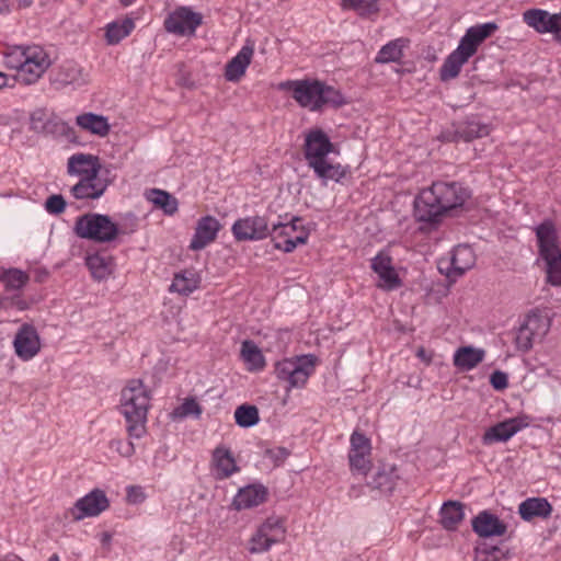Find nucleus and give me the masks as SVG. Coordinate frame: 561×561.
I'll return each mask as SVG.
<instances>
[{
    "label": "nucleus",
    "instance_id": "nucleus-15",
    "mask_svg": "<svg viewBox=\"0 0 561 561\" xmlns=\"http://www.w3.org/2000/svg\"><path fill=\"white\" fill-rule=\"evenodd\" d=\"M231 230L237 241L262 240L270 234L268 222L262 216L238 219Z\"/></svg>",
    "mask_w": 561,
    "mask_h": 561
},
{
    "label": "nucleus",
    "instance_id": "nucleus-9",
    "mask_svg": "<svg viewBox=\"0 0 561 561\" xmlns=\"http://www.w3.org/2000/svg\"><path fill=\"white\" fill-rule=\"evenodd\" d=\"M49 65L50 60L45 50L41 46L33 45L28 50V60L23 64L14 78L22 84H33L42 77Z\"/></svg>",
    "mask_w": 561,
    "mask_h": 561
},
{
    "label": "nucleus",
    "instance_id": "nucleus-41",
    "mask_svg": "<svg viewBox=\"0 0 561 561\" xmlns=\"http://www.w3.org/2000/svg\"><path fill=\"white\" fill-rule=\"evenodd\" d=\"M198 287V278L192 271H183L175 274L173 282L170 286L171 291H176L181 295H188Z\"/></svg>",
    "mask_w": 561,
    "mask_h": 561
},
{
    "label": "nucleus",
    "instance_id": "nucleus-64",
    "mask_svg": "<svg viewBox=\"0 0 561 561\" xmlns=\"http://www.w3.org/2000/svg\"><path fill=\"white\" fill-rule=\"evenodd\" d=\"M47 561H59V557L58 554L54 553L53 556L49 557Z\"/></svg>",
    "mask_w": 561,
    "mask_h": 561
},
{
    "label": "nucleus",
    "instance_id": "nucleus-33",
    "mask_svg": "<svg viewBox=\"0 0 561 561\" xmlns=\"http://www.w3.org/2000/svg\"><path fill=\"white\" fill-rule=\"evenodd\" d=\"M213 465L216 468V478L226 479L237 472L239 468L232 453L222 446H218L213 453Z\"/></svg>",
    "mask_w": 561,
    "mask_h": 561
},
{
    "label": "nucleus",
    "instance_id": "nucleus-34",
    "mask_svg": "<svg viewBox=\"0 0 561 561\" xmlns=\"http://www.w3.org/2000/svg\"><path fill=\"white\" fill-rule=\"evenodd\" d=\"M465 506L458 501H447L439 511L440 525L446 530H456L465 518Z\"/></svg>",
    "mask_w": 561,
    "mask_h": 561
},
{
    "label": "nucleus",
    "instance_id": "nucleus-53",
    "mask_svg": "<svg viewBox=\"0 0 561 561\" xmlns=\"http://www.w3.org/2000/svg\"><path fill=\"white\" fill-rule=\"evenodd\" d=\"M110 447L123 457H130L135 453V447L131 442L114 439L110 443Z\"/></svg>",
    "mask_w": 561,
    "mask_h": 561
},
{
    "label": "nucleus",
    "instance_id": "nucleus-40",
    "mask_svg": "<svg viewBox=\"0 0 561 561\" xmlns=\"http://www.w3.org/2000/svg\"><path fill=\"white\" fill-rule=\"evenodd\" d=\"M148 199L158 208H161L165 215H174L178 211V199L170 193L152 188L148 194Z\"/></svg>",
    "mask_w": 561,
    "mask_h": 561
},
{
    "label": "nucleus",
    "instance_id": "nucleus-24",
    "mask_svg": "<svg viewBox=\"0 0 561 561\" xmlns=\"http://www.w3.org/2000/svg\"><path fill=\"white\" fill-rule=\"evenodd\" d=\"M101 164L96 156L88 153H75L67 162V172L71 176L89 178L100 174Z\"/></svg>",
    "mask_w": 561,
    "mask_h": 561
},
{
    "label": "nucleus",
    "instance_id": "nucleus-1",
    "mask_svg": "<svg viewBox=\"0 0 561 561\" xmlns=\"http://www.w3.org/2000/svg\"><path fill=\"white\" fill-rule=\"evenodd\" d=\"M470 195V191L458 182H435L415 198V219L437 224L445 214L463 206Z\"/></svg>",
    "mask_w": 561,
    "mask_h": 561
},
{
    "label": "nucleus",
    "instance_id": "nucleus-54",
    "mask_svg": "<svg viewBox=\"0 0 561 561\" xmlns=\"http://www.w3.org/2000/svg\"><path fill=\"white\" fill-rule=\"evenodd\" d=\"M490 383L496 390H503L508 385L507 375L503 371L496 370L490 377Z\"/></svg>",
    "mask_w": 561,
    "mask_h": 561
},
{
    "label": "nucleus",
    "instance_id": "nucleus-18",
    "mask_svg": "<svg viewBox=\"0 0 561 561\" xmlns=\"http://www.w3.org/2000/svg\"><path fill=\"white\" fill-rule=\"evenodd\" d=\"M528 426L526 416H517L504 420L497 424L489 427L483 436V445H492L499 442H507L517 432Z\"/></svg>",
    "mask_w": 561,
    "mask_h": 561
},
{
    "label": "nucleus",
    "instance_id": "nucleus-42",
    "mask_svg": "<svg viewBox=\"0 0 561 561\" xmlns=\"http://www.w3.org/2000/svg\"><path fill=\"white\" fill-rule=\"evenodd\" d=\"M405 45V39L398 38L394 39L385 46L381 47L379 50L376 62L378 64H387V62H394L401 59L402 57V48Z\"/></svg>",
    "mask_w": 561,
    "mask_h": 561
},
{
    "label": "nucleus",
    "instance_id": "nucleus-20",
    "mask_svg": "<svg viewBox=\"0 0 561 561\" xmlns=\"http://www.w3.org/2000/svg\"><path fill=\"white\" fill-rule=\"evenodd\" d=\"M89 82V75L73 62H66L60 66L51 76V83L56 89H62L68 85L79 88Z\"/></svg>",
    "mask_w": 561,
    "mask_h": 561
},
{
    "label": "nucleus",
    "instance_id": "nucleus-14",
    "mask_svg": "<svg viewBox=\"0 0 561 561\" xmlns=\"http://www.w3.org/2000/svg\"><path fill=\"white\" fill-rule=\"evenodd\" d=\"M370 440L364 434L355 431L351 435V449L348 460L351 470L359 474H366L370 468Z\"/></svg>",
    "mask_w": 561,
    "mask_h": 561
},
{
    "label": "nucleus",
    "instance_id": "nucleus-50",
    "mask_svg": "<svg viewBox=\"0 0 561 561\" xmlns=\"http://www.w3.org/2000/svg\"><path fill=\"white\" fill-rule=\"evenodd\" d=\"M202 414V407L194 398H187L184 402L175 408L172 412L173 417L184 419L187 416L199 417Z\"/></svg>",
    "mask_w": 561,
    "mask_h": 561
},
{
    "label": "nucleus",
    "instance_id": "nucleus-7",
    "mask_svg": "<svg viewBox=\"0 0 561 561\" xmlns=\"http://www.w3.org/2000/svg\"><path fill=\"white\" fill-rule=\"evenodd\" d=\"M300 219L293 218L290 222L273 224L270 234L274 241V247L284 252H291L298 244L306 243L308 233L300 229Z\"/></svg>",
    "mask_w": 561,
    "mask_h": 561
},
{
    "label": "nucleus",
    "instance_id": "nucleus-12",
    "mask_svg": "<svg viewBox=\"0 0 561 561\" xmlns=\"http://www.w3.org/2000/svg\"><path fill=\"white\" fill-rule=\"evenodd\" d=\"M525 23L539 33H551L561 44V12L549 13L541 9H530L524 12Z\"/></svg>",
    "mask_w": 561,
    "mask_h": 561
},
{
    "label": "nucleus",
    "instance_id": "nucleus-25",
    "mask_svg": "<svg viewBox=\"0 0 561 561\" xmlns=\"http://www.w3.org/2000/svg\"><path fill=\"white\" fill-rule=\"evenodd\" d=\"M538 252L540 257L561 252L558 244V232L552 220H543L536 228Z\"/></svg>",
    "mask_w": 561,
    "mask_h": 561
},
{
    "label": "nucleus",
    "instance_id": "nucleus-29",
    "mask_svg": "<svg viewBox=\"0 0 561 561\" xmlns=\"http://www.w3.org/2000/svg\"><path fill=\"white\" fill-rule=\"evenodd\" d=\"M398 478L396 467L383 463L376 469L368 480L367 485L373 490L389 494L394 490Z\"/></svg>",
    "mask_w": 561,
    "mask_h": 561
},
{
    "label": "nucleus",
    "instance_id": "nucleus-6",
    "mask_svg": "<svg viewBox=\"0 0 561 561\" xmlns=\"http://www.w3.org/2000/svg\"><path fill=\"white\" fill-rule=\"evenodd\" d=\"M279 90L291 91L293 99L301 106L310 111L320 110L319 95L321 93V81L319 80H287L280 82Z\"/></svg>",
    "mask_w": 561,
    "mask_h": 561
},
{
    "label": "nucleus",
    "instance_id": "nucleus-61",
    "mask_svg": "<svg viewBox=\"0 0 561 561\" xmlns=\"http://www.w3.org/2000/svg\"><path fill=\"white\" fill-rule=\"evenodd\" d=\"M111 541V535L108 533H103L102 534V542L105 545V543H108Z\"/></svg>",
    "mask_w": 561,
    "mask_h": 561
},
{
    "label": "nucleus",
    "instance_id": "nucleus-5",
    "mask_svg": "<svg viewBox=\"0 0 561 561\" xmlns=\"http://www.w3.org/2000/svg\"><path fill=\"white\" fill-rule=\"evenodd\" d=\"M317 358L313 355H305L295 359H284L275 366L276 377L289 385L290 388L305 386L313 374Z\"/></svg>",
    "mask_w": 561,
    "mask_h": 561
},
{
    "label": "nucleus",
    "instance_id": "nucleus-62",
    "mask_svg": "<svg viewBox=\"0 0 561 561\" xmlns=\"http://www.w3.org/2000/svg\"><path fill=\"white\" fill-rule=\"evenodd\" d=\"M7 85V78L0 72V89Z\"/></svg>",
    "mask_w": 561,
    "mask_h": 561
},
{
    "label": "nucleus",
    "instance_id": "nucleus-32",
    "mask_svg": "<svg viewBox=\"0 0 561 561\" xmlns=\"http://www.w3.org/2000/svg\"><path fill=\"white\" fill-rule=\"evenodd\" d=\"M485 352L473 346L459 347L454 354V365L461 371L477 367L484 359Z\"/></svg>",
    "mask_w": 561,
    "mask_h": 561
},
{
    "label": "nucleus",
    "instance_id": "nucleus-63",
    "mask_svg": "<svg viewBox=\"0 0 561 561\" xmlns=\"http://www.w3.org/2000/svg\"><path fill=\"white\" fill-rule=\"evenodd\" d=\"M135 0H119V2L124 5V7H128Z\"/></svg>",
    "mask_w": 561,
    "mask_h": 561
},
{
    "label": "nucleus",
    "instance_id": "nucleus-58",
    "mask_svg": "<svg viewBox=\"0 0 561 561\" xmlns=\"http://www.w3.org/2000/svg\"><path fill=\"white\" fill-rule=\"evenodd\" d=\"M55 126H56L57 130H59L60 133H66L67 130H70V127L62 122L56 123Z\"/></svg>",
    "mask_w": 561,
    "mask_h": 561
},
{
    "label": "nucleus",
    "instance_id": "nucleus-16",
    "mask_svg": "<svg viewBox=\"0 0 561 561\" xmlns=\"http://www.w3.org/2000/svg\"><path fill=\"white\" fill-rule=\"evenodd\" d=\"M108 506L110 502L104 491L94 489L76 502L71 513L76 520H80L84 517L98 516Z\"/></svg>",
    "mask_w": 561,
    "mask_h": 561
},
{
    "label": "nucleus",
    "instance_id": "nucleus-51",
    "mask_svg": "<svg viewBox=\"0 0 561 561\" xmlns=\"http://www.w3.org/2000/svg\"><path fill=\"white\" fill-rule=\"evenodd\" d=\"M3 280L9 289H21L28 282V275L13 268L4 274Z\"/></svg>",
    "mask_w": 561,
    "mask_h": 561
},
{
    "label": "nucleus",
    "instance_id": "nucleus-19",
    "mask_svg": "<svg viewBox=\"0 0 561 561\" xmlns=\"http://www.w3.org/2000/svg\"><path fill=\"white\" fill-rule=\"evenodd\" d=\"M221 229L220 222L213 216H204L197 220L195 232L190 243V249L199 251L205 249L217 238Z\"/></svg>",
    "mask_w": 561,
    "mask_h": 561
},
{
    "label": "nucleus",
    "instance_id": "nucleus-49",
    "mask_svg": "<svg viewBox=\"0 0 561 561\" xmlns=\"http://www.w3.org/2000/svg\"><path fill=\"white\" fill-rule=\"evenodd\" d=\"M318 100L320 101V110L324 105L337 107L345 103L344 98L339 90L327 85L323 82H321V93Z\"/></svg>",
    "mask_w": 561,
    "mask_h": 561
},
{
    "label": "nucleus",
    "instance_id": "nucleus-39",
    "mask_svg": "<svg viewBox=\"0 0 561 561\" xmlns=\"http://www.w3.org/2000/svg\"><path fill=\"white\" fill-rule=\"evenodd\" d=\"M134 22L130 19H125L122 22L114 21L106 25L105 39L108 45H116L123 38L128 36L134 28Z\"/></svg>",
    "mask_w": 561,
    "mask_h": 561
},
{
    "label": "nucleus",
    "instance_id": "nucleus-35",
    "mask_svg": "<svg viewBox=\"0 0 561 561\" xmlns=\"http://www.w3.org/2000/svg\"><path fill=\"white\" fill-rule=\"evenodd\" d=\"M489 133V125L481 123L477 117H469L456 127L457 137L465 141L485 137Z\"/></svg>",
    "mask_w": 561,
    "mask_h": 561
},
{
    "label": "nucleus",
    "instance_id": "nucleus-52",
    "mask_svg": "<svg viewBox=\"0 0 561 561\" xmlns=\"http://www.w3.org/2000/svg\"><path fill=\"white\" fill-rule=\"evenodd\" d=\"M66 201L61 195L55 194L46 199L45 208L49 214L58 215L65 210Z\"/></svg>",
    "mask_w": 561,
    "mask_h": 561
},
{
    "label": "nucleus",
    "instance_id": "nucleus-59",
    "mask_svg": "<svg viewBox=\"0 0 561 561\" xmlns=\"http://www.w3.org/2000/svg\"><path fill=\"white\" fill-rule=\"evenodd\" d=\"M9 8L8 0H0V12H8Z\"/></svg>",
    "mask_w": 561,
    "mask_h": 561
},
{
    "label": "nucleus",
    "instance_id": "nucleus-57",
    "mask_svg": "<svg viewBox=\"0 0 561 561\" xmlns=\"http://www.w3.org/2000/svg\"><path fill=\"white\" fill-rule=\"evenodd\" d=\"M416 356L420 357L421 359L425 360V362H430L431 358L426 356V352L423 347H420L416 352Z\"/></svg>",
    "mask_w": 561,
    "mask_h": 561
},
{
    "label": "nucleus",
    "instance_id": "nucleus-38",
    "mask_svg": "<svg viewBox=\"0 0 561 561\" xmlns=\"http://www.w3.org/2000/svg\"><path fill=\"white\" fill-rule=\"evenodd\" d=\"M241 357L249 370H261L265 366V359L261 350L252 341H244L241 345Z\"/></svg>",
    "mask_w": 561,
    "mask_h": 561
},
{
    "label": "nucleus",
    "instance_id": "nucleus-27",
    "mask_svg": "<svg viewBox=\"0 0 561 561\" xmlns=\"http://www.w3.org/2000/svg\"><path fill=\"white\" fill-rule=\"evenodd\" d=\"M496 30L497 25L494 22L471 26L461 37L459 46L461 49H465L473 56L477 53L479 45L490 37Z\"/></svg>",
    "mask_w": 561,
    "mask_h": 561
},
{
    "label": "nucleus",
    "instance_id": "nucleus-47",
    "mask_svg": "<svg viewBox=\"0 0 561 561\" xmlns=\"http://www.w3.org/2000/svg\"><path fill=\"white\" fill-rule=\"evenodd\" d=\"M546 263L547 282L561 286V251L542 257Z\"/></svg>",
    "mask_w": 561,
    "mask_h": 561
},
{
    "label": "nucleus",
    "instance_id": "nucleus-56",
    "mask_svg": "<svg viewBox=\"0 0 561 561\" xmlns=\"http://www.w3.org/2000/svg\"><path fill=\"white\" fill-rule=\"evenodd\" d=\"M127 499L131 503L141 502L144 500V493L138 486H129L127 490Z\"/></svg>",
    "mask_w": 561,
    "mask_h": 561
},
{
    "label": "nucleus",
    "instance_id": "nucleus-26",
    "mask_svg": "<svg viewBox=\"0 0 561 561\" xmlns=\"http://www.w3.org/2000/svg\"><path fill=\"white\" fill-rule=\"evenodd\" d=\"M254 55V46L249 42L239 50V53L227 62L225 67V78L229 82H238L244 76L247 68L251 64Z\"/></svg>",
    "mask_w": 561,
    "mask_h": 561
},
{
    "label": "nucleus",
    "instance_id": "nucleus-4",
    "mask_svg": "<svg viewBox=\"0 0 561 561\" xmlns=\"http://www.w3.org/2000/svg\"><path fill=\"white\" fill-rule=\"evenodd\" d=\"M550 318L539 310L530 311L516 331L515 345L522 353L529 352L550 330Z\"/></svg>",
    "mask_w": 561,
    "mask_h": 561
},
{
    "label": "nucleus",
    "instance_id": "nucleus-11",
    "mask_svg": "<svg viewBox=\"0 0 561 561\" xmlns=\"http://www.w3.org/2000/svg\"><path fill=\"white\" fill-rule=\"evenodd\" d=\"M334 150V145L321 129H312L306 135L304 152L308 165L312 168L317 163L327 160L328 153Z\"/></svg>",
    "mask_w": 561,
    "mask_h": 561
},
{
    "label": "nucleus",
    "instance_id": "nucleus-43",
    "mask_svg": "<svg viewBox=\"0 0 561 561\" xmlns=\"http://www.w3.org/2000/svg\"><path fill=\"white\" fill-rule=\"evenodd\" d=\"M342 7L354 10L360 18H371L379 12L378 0H342Z\"/></svg>",
    "mask_w": 561,
    "mask_h": 561
},
{
    "label": "nucleus",
    "instance_id": "nucleus-55",
    "mask_svg": "<svg viewBox=\"0 0 561 561\" xmlns=\"http://www.w3.org/2000/svg\"><path fill=\"white\" fill-rule=\"evenodd\" d=\"M289 455V451L284 447H277L273 449H266L265 456L272 459L275 465L283 462Z\"/></svg>",
    "mask_w": 561,
    "mask_h": 561
},
{
    "label": "nucleus",
    "instance_id": "nucleus-30",
    "mask_svg": "<svg viewBox=\"0 0 561 561\" xmlns=\"http://www.w3.org/2000/svg\"><path fill=\"white\" fill-rule=\"evenodd\" d=\"M552 513V506L545 497H529L518 506V514L525 522L534 518H548Z\"/></svg>",
    "mask_w": 561,
    "mask_h": 561
},
{
    "label": "nucleus",
    "instance_id": "nucleus-36",
    "mask_svg": "<svg viewBox=\"0 0 561 561\" xmlns=\"http://www.w3.org/2000/svg\"><path fill=\"white\" fill-rule=\"evenodd\" d=\"M85 264L90 270L92 277L96 280L107 278L113 270V259L106 254H90L85 259Z\"/></svg>",
    "mask_w": 561,
    "mask_h": 561
},
{
    "label": "nucleus",
    "instance_id": "nucleus-60",
    "mask_svg": "<svg viewBox=\"0 0 561 561\" xmlns=\"http://www.w3.org/2000/svg\"><path fill=\"white\" fill-rule=\"evenodd\" d=\"M20 8H27L32 4V0H18Z\"/></svg>",
    "mask_w": 561,
    "mask_h": 561
},
{
    "label": "nucleus",
    "instance_id": "nucleus-3",
    "mask_svg": "<svg viewBox=\"0 0 561 561\" xmlns=\"http://www.w3.org/2000/svg\"><path fill=\"white\" fill-rule=\"evenodd\" d=\"M76 234L100 243L114 241L119 234L118 226L107 215L89 213L76 219Z\"/></svg>",
    "mask_w": 561,
    "mask_h": 561
},
{
    "label": "nucleus",
    "instance_id": "nucleus-17",
    "mask_svg": "<svg viewBox=\"0 0 561 561\" xmlns=\"http://www.w3.org/2000/svg\"><path fill=\"white\" fill-rule=\"evenodd\" d=\"M15 354L23 360H30L41 351V339L36 329L24 323L18 330L13 340Z\"/></svg>",
    "mask_w": 561,
    "mask_h": 561
},
{
    "label": "nucleus",
    "instance_id": "nucleus-46",
    "mask_svg": "<svg viewBox=\"0 0 561 561\" xmlns=\"http://www.w3.org/2000/svg\"><path fill=\"white\" fill-rule=\"evenodd\" d=\"M30 47L31 46H14L10 48L9 51L4 54V65L19 72V69L23 67V64L28 60Z\"/></svg>",
    "mask_w": 561,
    "mask_h": 561
},
{
    "label": "nucleus",
    "instance_id": "nucleus-48",
    "mask_svg": "<svg viewBox=\"0 0 561 561\" xmlns=\"http://www.w3.org/2000/svg\"><path fill=\"white\" fill-rule=\"evenodd\" d=\"M506 552L499 546L479 545L474 550V561H500Z\"/></svg>",
    "mask_w": 561,
    "mask_h": 561
},
{
    "label": "nucleus",
    "instance_id": "nucleus-13",
    "mask_svg": "<svg viewBox=\"0 0 561 561\" xmlns=\"http://www.w3.org/2000/svg\"><path fill=\"white\" fill-rule=\"evenodd\" d=\"M202 24V15L187 8H180L168 15L164 20L167 32L185 36L195 34L196 28Z\"/></svg>",
    "mask_w": 561,
    "mask_h": 561
},
{
    "label": "nucleus",
    "instance_id": "nucleus-10",
    "mask_svg": "<svg viewBox=\"0 0 561 561\" xmlns=\"http://www.w3.org/2000/svg\"><path fill=\"white\" fill-rule=\"evenodd\" d=\"M476 263V255L468 245H457L448 260H440L438 268L447 278L456 280Z\"/></svg>",
    "mask_w": 561,
    "mask_h": 561
},
{
    "label": "nucleus",
    "instance_id": "nucleus-45",
    "mask_svg": "<svg viewBox=\"0 0 561 561\" xmlns=\"http://www.w3.org/2000/svg\"><path fill=\"white\" fill-rule=\"evenodd\" d=\"M234 420L240 427H251L260 421L259 409L252 404H241L234 411Z\"/></svg>",
    "mask_w": 561,
    "mask_h": 561
},
{
    "label": "nucleus",
    "instance_id": "nucleus-8",
    "mask_svg": "<svg viewBox=\"0 0 561 561\" xmlns=\"http://www.w3.org/2000/svg\"><path fill=\"white\" fill-rule=\"evenodd\" d=\"M286 529L278 517H268L256 530L250 540V551L260 553L267 551L272 545L285 539Z\"/></svg>",
    "mask_w": 561,
    "mask_h": 561
},
{
    "label": "nucleus",
    "instance_id": "nucleus-21",
    "mask_svg": "<svg viewBox=\"0 0 561 561\" xmlns=\"http://www.w3.org/2000/svg\"><path fill=\"white\" fill-rule=\"evenodd\" d=\"M371 270L378 275V287L392 290L401 285L400 278L392 266L391 257L385 253H378L371 261Z\"/></svg>",
    "mask_w": 561,
    "mask_h": 561
},
{
    "label": "nucleus",
    "instance_id": "nucleus-44",
    "mask_svg": "<svg viewBox=\"0 0 561 561\" xmlns=\"http://www.w3.org/2000/svg\"><path fill=\"white\" fill-rule=\"evenodd\" d=\"M316 164L317 165H313L311 169H313L317 176L324 182L328 180L339 182L346 173L341 164H333L328 162V160L322 161V163L316 162Z\"/></svg>",
    "mask_w": 561,
    "mask_h": 561
},
{
    "label": "nucleus",
    "instance_id": "nucleus-2",
    "mask_svg": "<svg viewBox=\"0 0 561 561\" xmlns=\"http://www.w3.org/2000/svg\"><path fill=\"white\" fill-rule=\"evenodd\" d=\"M150 390L141 379H131L121 393V411L126 419L127 432L133 438L146 434V422L150 405Z\"/></svg>",
    "mask_w": 561,
    "mask_h": 561
},
{
    "label": "nucleus",
    "instance_id": "nucleus-28",
    "mask_svg": "<svg viewBox=\"0 0 561 561\" xmlns=\"http://www.w3.org/2000/svg\"><path fill=\"white\" fill-rule=\"evenodd\" d=\"M267 496V490L261 484H252L239 490L232 505L236 510H248L262 504Z\"/></svg>",
    "mask_w": 561,
    "mask_h": 561
},
{
    "label": "nucleus",
    "instance_id": "nucleus-22",
    "mask_svg": "<svg viewBox=\"0 0 561 561\" xmlns=\"http://www.w3.org/2000/svg\"><path fill=\"white\" fill-rule=\"evenodd\" d=\"M471 525L473 531L483 538L503 536L507 530L506 524L489 511L480 512L473 517Z\"/></svg>",
    "mask_w": 561,
    "mask_h": 561
},
{
    "label": "nucleus",
    "instance_id": "nucleus-31",
    "mask_svg": "<svg viewBox=\"0 0 561 561\" xmlns=\"http://www.w3.org/2000/svg\"><path fill=\"white\" fill-rule=\"evenodd\" d=\"M472 57L469 53L458 45V47L445 59L439 69V78L442 81H449L455 79L462 68V66Z\"/></svg>",
    "mask_w": 561,
    "mask_h": 561
},
{
    "label": "nucleus",
    "instance_id": "nucleus-23",
    "mask_svg": "<svg viewBox=\"0 0 561 561\" xmlns=\"http://www.w3.org/2000/svg\"><path fill=\"white\" fill-rule=\"evenodd\" d=\"M107 186L108 182L102 179L100 174H95L94 176L79 179V182L71 187L70 192L77 199H98L105 193Z\"/></svg>",
    "mask_w": 561,
    "mask_h": 561
},
{
    "label": "nucleus",
    "instance_id": "nucleus-37",
    "mask_svg": "<svg viewBox=\"0 0 561 561\" xmlns=\"http://www.w3.org/2000/svg\"><path fill=\"white\" fill-rule=\"evenodd\" d=\"M78 126L98 136L104 137L110 131L107 118L94 113H84L76 118Z\"/></svg>",
    "mask_w": 561,
    "mask_h": 561
}]
</instances>
